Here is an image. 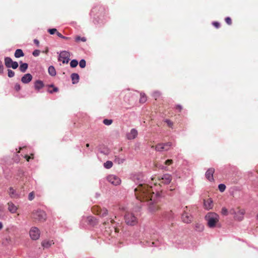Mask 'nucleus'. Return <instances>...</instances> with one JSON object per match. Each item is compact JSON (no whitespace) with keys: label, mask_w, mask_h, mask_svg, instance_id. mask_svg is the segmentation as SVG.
<instances>
[{"label":"nucleus","mask_w":258,"mask_h":258,"mask_svg":"<svg viewBox=\"0 0 258 258\" xmlns=\"http://www.w3.org/2000/svg\"><path fill=\"white\" fill-rule=\"evenodd\" d=\"M25 158L26 159V160L29 161V159L30 158V157L28 156V155H25Z\"/></svg>","instance_id":"4d7b16f0"},{"label":"nucleus","mask_w":258,"mask_h":258,"mask_svg":"<svg viewBox=\"0 0 258 258\" xmlns=\"http://www.w3.org/2000/svg\"><path fill=\"white\" fill-rule=\"evenodd\" d=\"M54 244L53 240H45L42 242V246L43 248H48L50 247L52 244Z\"/></svg>","instance_id":"6ab92c4d"},{"label":"nucleus","mask_w":258,"mask_h":258,"mask_svg":"<svg viewBox=\"0 0 258 258\" xmlns=\"http://www.w3.org/2000/svg\"><path fill=\"white\" fill-rule=\"evenodd\" d=\"M32 76L29 74H25L21 78V81L24 84H28L32 80Z\"/></svg>","instance_id":"dca6fc26"},{"label":"nucleus","mask_w":258,"mask_h":258,"mask_svg":"<svg viewBox=\"0 0 258 258\" xmlns=\"http://www.w3.org/2000/svg\"><path fill=\"white\" fill-rule=\"evenodd\" d=\"M256 219L258 220V214L256 215Z\"/></svg>","instance_id":"774afa93"},{"label":"nucleus","mask_w":258,"mask_h":258,"mask_svg":"<svg viewBox=\"0 0 258 258\" xmlns=\"http://www.w3.org/2000/svg\"><path fill=\"white\" fill-rule=\"evenodd\" d=\"M56 35H57L58 37H59L62 39H65V40H70V37L64 36L59 32H57Z\"/></svg>","instance_id":"f704fd0d"},{"label":"nucleus","mask_w":258,"mask_h":258,"mask_svg":"<svg viewBox=\"0 0 258 258\" xmlns=\"http://www.w3.org/2000/svg\"><path fill=\"white\" fill-rule=\"evenodd\" d=\"M14 88L17 91H19L21 89V86L20 84L16 83L15 85Z\"/></svg>","instance_id":"de8ad7c7"},{"label":"nucleus","mask_w":258,"mask_h":258,"mask_svg":"<svg viewBox=\"0 0 258 258\" xmlns=\"http://www.w3.org/2000/svg\"><path fill=\"white\" fill-rule=\"evenodd\" d=\"M165 122L167 123V124H168V126H169L170 127H172V126L173 125V123H172V122L171 121H170L169 119H166L165 120Z\"/></svg>","instance_id":"09e8293b"},{"label":"nucleus","mask_w":258,"mask_h":258,"mask_svg":"<svg viewBox=\"0 0 258 258\" xmlns=\"http://www.w3.org/2000/svg\"><path fill=\"white\" fill-rule=\"evenodd\" d=\"M213 202L211 199H208L207 201H204V207L206 209L210 210L213 207Z\"/></svg>","instance_id":"aec40b11"},{"label":"nucleus","mask_w":258,"mask_h":258,"mask_svg":"<svg viewBox=\"0 0 258 258\" xmlns=\"http://www.w3.org/2000/svg\"><path fill=\"white\" fill-rule=\"evenodd\" d=\"M48 32L51 34V35H53L55 33H57V32H58L57 31V30L55 28H52V29H49L48 30Z\"/></svg>","instance_id":"4c0bfd02"},{"label":"nucleus","mask_w":258,"mask_h":258,"mask_svg":"<svg viewBox=\"0 0 258 258\" xmlns=\"http://www.w3.org/2000/svg\"><path fill=\"white\" fill-rule=\"evenodd\" d=\"M218 188L221 192H223L226 189V185L224 184L220 183L218 185Z\"/></svg>","instance_id":"7c9ffc66"},{"label":"nucleus","mask_w":258,"mask_h":258,"mask_svg":"<svg viewBox=\"0 0 258 258\" xmlns=\"http://www.w3.org/2000/svg\"><path fill=\"white\" fill-rule=\"evenodd\" d=\"M13 62V61L11 57L8 56L5 57V64L7 68H10Z\"/></svg>","instance_id":"393cba45"},{"label":"nucleus","mask_w":258,"mask_h":258,"mask_svg":"<svg viewBox=\"0 0 258 258\" xmlns=\"http://www.w3.org/2000/svg\"><path fill=\"white\" fill-rule=\"evenodd\" d=\"M86 61L84 59H82L79 62V66L81 68H84L86 67Z\"/></svg>","instance_id":"2f4dec72"},{"label":"nucleus","mask_w":258,"mask_h":258,"mask_svg":"<svg viewBox=\"0 0 258 258\" xmlns=\"http://www.w3.org/2000/svg\"><path fill=\"white\" fill-rule=\"evenodd\" d=\"M58 89L57 87H53V90H49L48 91V92L49 93L52 94V93H53V92H57V91H58Z\"/></svg>","instance_id":"49530a36"},{"label":"nucleus","mask_w":258,"mask_h":258,"mask_svg":"<svg viewBox=\"0 0 258 258\" xmlns=\"http://www.w3.org/2000/svg\"><path fill=\"white\" fill-rule=\"evenodd\" d=\"M143 175L142 173L133 176V180L138 184V187L135 188V195L141 203H146L151 212H155L159 209L156 203L160 198L161 194L158 191L155 193L152 187L143 183Z\"/></svg>","instance_id":"f257e3e1"},{"label":"nucleus","mask_w":258,"mask_h":258,"mask_svg":"<svg viewBox=\"0 0 258 258\" xmlns=\"http://www.w3.org/2000/svg\"><path fill=\"white\" fill-rule=\"evenodd\" d=\"M97 214L101 217H105L108 214V210L106 208H97Z\"/></svg>","instance_id":"f3484780"},{"label":"nucleus","mask_w":258,"mask_h":258,"mask_svg":"<svg viewBox=\"0 0 258 258\" xmlns=\"http://www.w3.org/2000/svg\"><path fill=\"white\" fill-rule=\"evenodd\" d=\"M157 167L158 168H159V169L164 170L165 171H169V168L166 166L160 165L157 166Z\"/></svg>","instance_id":"72a5a7b5"},{"label":"nucleus","mask_w":258,"mask_h":258,"mask_svg":"<svg viewBox=\"0 0 258 258\" xmlns=\"http://www.w3.org/2000/svg\"><path fill=\"white\" fill-rule=\"evenodd\" d=\"M107 180L113 185L116 186L121 183V179L116 175L111 174L107 177Z\"/></svg>","instance_id":"423d86ee"},{"label":"nucleus","mask_w":258,"mask_h":258,"mask_svg":"<svg viewBox=\"0 0 258 258\" xmlns=\"http://www.w3.org/2000/svg\"><path fill=\"white\" fill-rule=\"evenodd\" d=\"M29 235L31 238L33 240H37L40 237V231L36 227H32L29 231Z\"/></svg>","instance_id":"1a4fd4ad"},{"label":"nucleus","mask_w":258,"mask_h":258,"mask_svg":"<svg viewBox=\"0 0 258 258\" xmlns=\"http://www.w3.org/2000/svg\"><path fill=\"white\" fill-rule=\"evenodd\" d=\"M8 210L12 214H15L17 212L18 208L12 202H9L7 203Z\"/></svg>","instance_id":"f8f14e48"},{"label":"nucleus","mask_w":258,"mask_h":258,"mask_svg":"<svg viewBox=\"0 0 258 258\" xmlns=\"http://www.w3.org/2000/svg\"><path fill=\"white\" fill-rule=\"evenodd\" d=\"M124 220L125 223L129 225H134L137 223V218L133 213L129 212L125 214Z\"/></svg>","instance_id":"20e7f679"},{"label":"nucleus","mask_w":258,"mask_h":258,"mask_svg":"<svg viewBox=\"0 0 258 258\" xmlns=\"http://www.w3.org/2000/svg\"><path fill=\"white\" fill-rule=\"evenodd\" d=\"M165 164L169 165L173 163V161L171 159H168L165 161Z\"/></svg>","instance_id":"603ef678"},{"label":"nucleus","mask_w":258,"mask_h":258,"mask_svg":"<svg viewBox=\"0 0 258 258\" xmlns=\"http://www.w3.org/2000/svg\"><path fill=\"white\" fill-rule=\"evenodd\" d=\"M110 222H111V223H113V220H112V219H110Z\"/></svg>","instance_id":"338daca9"},{"label":"nucleus","mask_w":258,"mask_h":258,"mask_svg":"<svg viewBox=\"0 0 258 258\" xmlns=\"http://www.w3.org/2000/svg\"><path fill=\"white\" fill-rule=\"evenodd\" d=\"M155 150L158 152H161L163 151H168V149L165 148L163 143H159L156 146Z\"/></svg>","instance_id":"412c9836"},{"label":"nucleus","mask_w":258,"mask_h":258,"mask_svg":"<svg viewBox=\"0 0 258 258\" xmlns=\"http://www.w3.org/2000/svg\"><path fill=\"white\" fill-rule=\"evenodd\" d=\"M103 122L104 124L106 125H109L112 123V119H104L103 121Z\"/></svg>","instance_id":"473e14b6"},{"label":"nucleus","mask_w":258,"mask_h":258,"mask_svg":"<svg viewBox=\"0 0 258 258\" xmlns=\"http://www.w3.org/2000/svg\"><path fill=\"white\" fill-rule=\"evenodd\" d=\"M96 197H98L100 196L99 194L96 193Z\"/></svg>","instance_id":"680f3d73"},{"label":"nucleus","mask_w":258,"mask_h":258,"mask_svg":"<svg viewBox=\"0 0 258 258\" xmlns=\"http://www.w3.org/2000/svg\"><path fill=\"white\" fill-rule=\"evenodd\" d=\"M32 218L40 222L44 221L46 219V214L44 211L40 209L33 211Z\"/></svg>","instance_id":"7ed1b4c3"},{"label":"nucleus","mask_w":258,"mask_h":258,"mask_svg":"<svg viewBox=\"0 0 258 258\" xmlns=\"http://www.w3.org/2000/svg\"><path fill=\"white\" fill-rule=\"evenodd\" d=\"M70 54L67 51H62L59 54V60L61 61L63 63H68L70 60Z\"/></svg>","instance_id":"6e6552de"},{"label":"nucleus","mask_w":258,"mask_h":258,"mask_svg":"<svg viewBox=\"0 0 258 258\" xmlns=\"http://www.w3.org/2000/svg\"><path fill=\"white\" fill-rule=\"evenodd\" d=\"M40 51L39 50L35 49L33 51L32 54L34 56H38L40 54Z\"/></svg>","instance_id":"37998d69"},{"label":"nucleus","mask_w":258,"mask_h":258,"mask_svg":"<svg viewBox=\"0 0 258 258\" xmlns=\"http://www.w3.org/2000/svg\"><path fill=\"white\" fill-rule=\"evenodd\" d=\"M165 148H167L168 150H169L170 148L172 146V144L171 142H169L165 143H163Z\"/></svg>","instance_id":"ea45409f"},{"label":"nucleus","mask_w":258,"mask_h":258,"mask_svg":"<svg viewBox=\"0 0 258 258\" xmlns=\"http://www.w3.org/2000/svg\"><path fill=\"white\" fill-rule=\"evenodd\" d=\"M160 180H161V182L165 184H169L172 180V176L169 174H164Z\"/></svg>","instance_id":"9d476101"},{"label":"nucleus","mask_w":258,"mask_h":258,"mask_svg":"<svg viewBox=\"0 0 258 258\" xmlns=\"http://www.w3.org/2000/svg\"><path fill=\"white\" fill-rule=\"evenodd\" d=\"M138 135V131L135 128H132L130 132L126 134V137L128 140H133L135 139Z\"/></svg>","instance_id":"2eb2a0df"},{"label":"nucleus","mask_w":258,"mask_h":258,"mask_svg":"<svg viewBox=\"0 0 258 258\" xmlns=\"http://www.w3.org/2000/svg\"><path fill=\"white\" fill-rule=\"evenodd\" d=\"M205 219L207 221L208 226L211 228L216 226L219 221V216L214 212H209L205 216Z\"/></svg>","instance_id":"f03ea898"},{"label":"nucleus","mask_w":258,"mask_h":258,"mask_svg":"<svg viewBox=\"0 0 258 258\" xmlns=\"http://www.w3.org/2000/svg\"><path fill=\"white\" fill-rule=\"evenodd\" d=\"M176 108V109H178L179 111H180L182 108L181 105H177Z\"/></svg>","instance_id":"5fc2aeb1"},{"label":"nucleus","mask_w":258,"mask_h":258,"mask_svg":"<svg viewBox=\"0 0 258 258\" xmlns=\"http://www.w3.org/2000/svg\"><path fill=\"white\" fill-rule=\"evenodd\" d=\"M181 219L184 223H189L192 220V216L190 214L184 211L182 214Z\"/></svg>","instance_id":"9b49d317"},{"label":"nucleus","mask_w":258,"mask_h":258,"mask_svg":"<svg viewBox=\"0 0 258 258\" xmlns=\"http://www.w3.org/2000/svg\"><path fill=\"white\" fill-rule=\"evenodd\" d=\"M215 172V169L213 168H209L207 170L205 173V176L207 179L210 181H214L213 174Z\"/></svg>","instance_id":"ddd939ff"},{"label":"nucleus","mask_w":258,"mask_h":258,"mask_svg":"<svg viewBox=\"0 0 258 258\" xmlns=\"http://www.w3.org/2000/svg\"><path fill=\"white\" fill-rule=\"evenodd\" d=\"M78 64V61L76 59H73L71 61L70 66L72 68H75Z\"/></svg>","instance_id":"c85d7f7f"},{"label":"nucleus","mask_w":258,"mask_h":258,"mask_svg":"<svg viewBox=\"0 0 258 258\" xmlns=\"http://www.w3.org/2000/svg\"><path fill=\"white\" fill-rule=\"evenodd\" d=\"M34 43L37 45V46H39V41H38V40L35 39L34 40Z\"/></svg>","instance_id":"6e6d98bb"},{"label":"nucleus","mask_w":258,"mask_h":258,"mask_svg":"<svg viewBox=\"0 0 258 258\" xmlns=\"http://www.w3.org/2000/svg\"><path fill=\"white\" fill-rule=\"evenodd\" d=\"M18 63L17 61H13L11 64L10 68L13 69H16L18 67Z\"/></svg>","instance_id":"e433bc0d"},{"label":"nucleus","mask_w":258,"mask_h":258,"mask_svg":"<svg viewBox=\"0 0 258 258\" xmlns=\"http://www.w3.org/2000/svg\"><path fill=\"white\" fill-rule=\"evenodd\" d=\"M125 161V159L123 158H121L119 157H115L114 162L115 163H117L118 164L123 163V162Z\"/></svg>","instance_id":"cd10ccee"},{"label":"nucleus","mask_w":258,"mask_h":258,"mask_svg":"<svg viewBox=\"0 0 258 258\" xmlns=\"http://www.w3.org/2000/svg\"><path fill=\"white\" fill-rule=\"evenodd\" d=\"M225 22H226V23L228 25H231V24H232L231 19V18H230V17H226V18H225Z\"/></svg>","instance_id":"a18cd8bd"},{"label":"nucleus","mask_w":258,"mask_h":258,"mask_svg":"<svg viewBox=\"0 0 258 258\" xmlns=\"http://www.w3.org/2000/svg\"><path fill=\"white\" fill-rule=\"evenodd\" d=\"M84 222L92 226L96 225L98 223L97 219L93 216L83 217L81 223H83Z\"/></svg>","instance_id":"0eeeda50"},{"label":"nucleus","mask_w":258,"mask_h":258,"mask_svg":"<svg viewBox=\"0 0 258 258\" xmlns=\"http://www.w3.org/2000/svg\"><path fill=\"white\" fill-rule=\"evenodd\" d=\"M212 24L213 26L217 28H219L220 26V23L218 22H213Z\"/></svg>","instance_id":"3c124183"},{"label":"nucleus","mask_w":258,"mask_h":258,"mask_svg":"<svg viewBox=\"0 0 258 258\" xmlns=\"http://www.w3.org/2000/svg\"><path fill=\"white\" fill-rule=\"evenodd\" d=\"M147 244H148V245H149V246H150V245H151L150 244V242H147Z\"/></svg>","instance_id":"69168bd1"},{"label":"nucleus","mask_w":258,"mask_h":258,"mask_svg":"<svg viewBox=\"0 0 258 258\" xmlns=\"http://www.w3.org/2000/svg\"><path fill=\"white\" fill-rule=\"evenodd\" d=\"M8 76L9 78H12L15 76V72L11 70H8Z\"/></svg>","instance_id":"c9c22d12"},{"label":"nucleus","mask_w":258,"mask_h":258,"mask_svg":"<svg viewBox=\"0 0 258 258\" xmlns=\"http://www.w3.org/2000/svg\"><path fill=\"white\" fill-rule=\"evenodd\" d=\"M104 154H108V152H103Z\"/></svg>","instance_id":"0e129e2a"},{"label":"nucleus","mask_w":258,"mask_h":258,"mask_svg":"<svg viewBox=\"0 0 258 258\" xmlns=\"http://www.w3.org/2000/svg\"><path fill=\"white\" fill-rule=\"evenodd\" d=\"M104 167L106 169H110L113 166V163L111 161H107L103 164Z\"/></svg>","instance_id":"bb28decb"},{"label":"nucleus","mask_w":258,"mask_h":258,"mask_svg":"<svg viewBox=\"0 0 258 258\" xmlns=\"http://www.w3.org/2000/svg\"><path fill=\"white\" fill-rule=\"evenodd\" d=\"M89 147V144H86V147Z\"/></svg>","instance_id":"e2e57ef3"},{"label":"nucleus","mask_w":258,"mask_h":258,"mask_svg":"<svg viewBox=\"0 0 258 258\" xmlns=\"http://www.w3.org/2000/svg\"><path fill=\"white\" fill-rule=\"evenodd\" d=\"M75 41L76 42H79L80 41L85 42L86 41V38L85 37H82L81 36H78L75 38Z\"/></svg>","instance_id":"c756f323"},{"label":"nucleus","mask_w":258,"mask_h":258,"mask_svg":"<svg viewBox=\"0 0 258 258\" xmlns=\"http://www.w3.org/2000/svg\"><path fill=\"white\" fill-rule=\"evenodd\" d=\"M237 212H236L234 209H231L230 211V213L232 215H233L234 216L235 215V213H236Z\"/></svg>","instance_id":"864d4df0"},{"label":"nucleus","mask_w":258,"mask_h":258,"mask_svg":"<svg viewBox=\"0 0 258 258\" xmlns=\"http://www.w3.org/2000/svg\"><path fill=\"white\" fill-rule=\"evenodd\" d=\"M4 70V66L3 64V62L0 60V74H2L3 73Z\"/></svg>","instance_id":"8fccbe9b"},{"label":"nucleus","mask_w":258,"mask_h":258,"mask_svg":"<svg viewBox=\"0 0 258 258\" xmlns=\"http://www.w3.org/2000/svg\"><path fill=\"white\" fill-rule=\"evenodd\" d=\"M34 198V194L33 192H31L28 196V199L29 201H32Z\"/></svg>","instance_id":"c03bdc74"},{"label":"nucleus","mask_w":258,"mask_h":258,"mask_svg":"<svg viewBox=\"0 0 258 258\" xmlns=\"http://www.w3.org/2000/svg\"><path fill=\"white\" fill-rule=\"evenodd\" d=\"M8 194L12 199H18L22 198L23 196L21 191L14 189L13 187H9Z\"/></svg>","instance_id":"39448f33"},{"label":"nucleus","mask_w":258,"mask_h":258,"mask_svg":"<svg viewBox=\"0 0 258 258\" xmlns=\"http://www.w3.org/2000/svg\"><path fill=\"white\" fill-rule=\"evenodd\" d=\"M152 96L156 100L160 96V93L158 91H155L153 93Z\"/></svg>","instance_id":"a19ab883"},{"label":"nucleus","mask_w":258,"mask_h":258,"mask_svg":"<svg viewBox=\"0 0 258 258\" xmlns=\"http://www.w3.org/2000/svg\"><path fill=\"white\" fill-rule=\"evenodd\" d=\"M95 9H96V8H93V9H92V10L91 11V13H93L94 12V11H95Z\"/></svg>","instance_id":"bf43d9fd"},{"label":"nucleus","mask_w":258,"mask_h":258,"mask_svg":"<svg viewBox=\"0 0 258 258\" xmlns=\"http://www.w3.org/2000/svg\"><path fill=\"white\" fill-rule=\"evenodd\" d=\"M20 63L21 64L19 68L20 71L22 73H25L28 69V64L27 63H22V61H20Z\"/></svg>","instance_id":"b1692460"},{"label":"nucleus","mask_w":258,"mask_h":258,"mask_svg":"<svg viewBox=\"0 0 258 258\" xmlns=\"http://www.w3.org/2000/svg\"><path fill=\"white\" fill-rule=\"evenodd\" d=\"M228 210L225 207H223L221 210V213L223 215H228Z\"/></svg>","instance_id":"79ce46f5"},{"label":"nucleus","mask_w":258,"mask_h":258,"mask_svg":"<svg viewBox=\"0 0 258 258\" xmlns=\"http://www.w3.org/2000/svg\"><path fill=\"white\" fill-rule=\"evenodd\" d=\"M245 214V211L243 209H239L234 216V219L238 221H242L243 219V216Z\"/></svg>","instance_id":"4468645a"},{"label":"nucleus","mask_w":258,"mask_h":258,"mask_svg":"<svg viewBox=\"0 0 258 258\" xmlns=\"http://www.w3.org/2000/svg\"><path fill=\"white\" fill-rule=\"evenodd\" d=\"M14 56L16 58H19L24 56V53L22 49H17L15 52Z\"/></svg>","instance_id":"5701e85b"},{"label":"nucleus","mask_w":258,"mask_h":258,"mask_svg":"<svg viewBox=\"0 0 258 258\" xmlns=\"http://www.w3.org/2000/svg\"><path fill=\"white\" fill-rule=\"evenodd\" d=\"M44 86L43 82L41 80H37L34 83V88L35 90L39 91Z\"/></svg>","instance_id":"a211bd4d"},{"label":"nucleus","mask_w":258,"mask_h":258,"mask_svg":"<svg viewBox=\"0 0 258 258\" xmlns=\"http://www.w3.org/2000/svg\"><path fill=\"white\" fill-rule=\"evenodd\" d=\"M3 225L2 222H0V230H1L3 228Z\"/></svg>","instance_id":"13d9d810"},{"label":"nucleus","mask_w":258,"mask_h":258,"mask_svg":"<svg viewBox=\"0 0 258 258\" xmlns=\"http://www.w3.org/2000/svg\"><path fill=\"white\" fill-rule=\"evenodd\" d=\"M147 100L146 97L145 96L144 94H141V98L140 99V102L141 103H144L146 102Z\"/></svg>","instance_id":"58836bf2"},{"label":"nucleus","mask_w":258,"mask_h":258,"mask_svg":"<svg viewBox=\"0 0 258 258\" xmlns=\"http://www.w3.org/2000/svg\"><path fill=\"white\" fill-rule=\"evenodd\" d=\"M71 79L73 84H77L79 82V76L77 73H73L71 75Z\"/></svg>","instance_id":"4be33fe9"},{"label":"nucleus","mask_w":258,"mask_h":258,"mask_svg":"<svg viewBox=\"0 0 258 258\" xmlns=\"http://www.w3.org/2000/svg\"><path fill=\"white\" fill-rule=\"evenodd\" d=\"M49 87H53H53H54V86L53 84H51V85H50L49 86Z\"/></svg>","instance_id":"052dcab7"},{"label":"nucleus","mask_w":258,"mask_h":258,"mask_svg":"<svg viewBox=\"0 0 258 258\" xmlns=\"http://www.w3.org/2000/svg\"><path fill=\"white\" fill-rule=\"evenodd\" d=\"M48 72L49 74L51 76H55L56 74L55 69L54 67L52 66H50L49 67L48 69Z\"/></svg>","instance_id":"a878e982"}]
</instances>
